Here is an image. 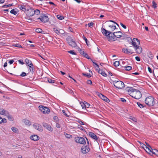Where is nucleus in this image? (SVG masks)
Here are the masks:
<instances>
[{"label":"nucleus","instance_id":"f03ea898","mask_svg":"<svg viewBox=\"0 0 158 158\" xmlns=\"http://www.w3.org/2000/svg\"><path fill=\"white\" fill-rule=\"evenodd\" d=\"M102 32L103 35L108 37L109 41H114L115 40V32L112 33L110 31L107 30L105 28H102Z\"/></svg>","mask_w":158,"mask_h":158},{"label":"nucleus","instance_id":"412c9836","mask_svg":"<svg viewBox=\"0 0 158 158\" xmlns=\"http://www.w3.org/2000/svg\"><path fill=\"white\" fill-rule=\"evenodd\" d=\"M115 37L118 38L121 37L122 36V34L121 31H118L115 32Z\"/></svg>","mask_w":158,"mask_h":158},{"label":"nucleus","instance_id":"f704fd0d","mask_svg":"<svg viewBox=\"0 0 158 158\" xmlns=\"http://www.w3.org/2000/svg\"><path fill=\"white\" fill-rule=\"evenodd\" d=\"M80 104L81 106L82 107L83 109H85V102H80Z\"/></svg>","mask_w":158,"mask_h":158},{"label":"nucleus","instance_id":"f3484780","mask_svg":"<svg viewBox=\"0 0 158 158\" xmlns=\"http://www.w3.org/2000/svg\"><path fill=\"white\" fill-rule=\"evenodd\" d=\"M134 48L137 53L140 54L142 52V48L141 47L139 46V45L135 47Z\"/></svg>","mask_w":158,"mask_h":158},{"label":"nucleus","instance_id":"774afa93","mask_svg":"<svg viewBox=\"0 0 158 158\" xmlns=\"http://www.w3.org/2000/svg\"><path fill=\"white\" fill-rule=\"evenodd\" d=\"M127 40L130 42H132V41L133 40H132L131 38L129 37L127 38Z\"/></svg>","mask_w":158,"mask_h":158},{"label":"nucleus","instance_id":"ddd939ff","mask_svg":"<svg viewBox=\"0 0 158 158\" xmlns=\"http://www.w3.org/2000/svg\"><path fill=\"white\" fill-rule=\"evenodd\" d=\"M26 15L29 16H33L35 14L34 10L33 9L30 8L27 9L26 12Z\"/></svg>","mask_w":158,"mask_h":158},{"label":"nucleus","instance_id":"69168bd1","mask_svg":"<svg viewBox=\"0 0 158 158\" xmlns=\"http://www.w3.org/2000/svg\"><path fill=\"white\" fill-rule=\"evenodd\" d=\"M12 6V5H11V4H8V5H4V6H3V7H4V8L7 7H8L10 6Z\"/></svg>","mask_w":158,"mask_h":158},{"label":"nucleus","instance_id":"a211bd4d","mask_svg":"<svg viewBox=\"0 0 158 158\" xmlns=\"http://www.w3.org/2000/svg\"><path fill=\"white\" fill-rule=\"evenodd\" d=\"M0 114L6 116L8 114V112L3 108H0Z\"/></svg>","mask_w":158,"mask_h":158},{"label":"nucleus","instance_id":"dca6fc26","mask_svg":"<svg viewBox=\"0 0 158 158\" xmlns=\"http://www.w3.org/2000/svg\"><path fill=\"white\" fill-rule=\"evenodd\" d=\"M43 126L44 127H45L48 131H53V128L50 126L49 125H48L47 123H44L43 124Z\"/></svg>","mask_w":158,"mask_h":158},{"label":"nucleus","instance_id":"5701e85b","mask_svg":"<svg viewBox=\"0 0 158 158\" xmlns=\"http://www.w3.org/2000/svg\"><path fill=\"white\" fill-rule=\"evenodd\" d=\"M25 62L28 66L29 65H32V64H33L31 61L28 58H26L25 59Z\"/></svg>","mask_w":158,"mask_h":158},{"label":"nucleus","instance_id":"37998d69","mask_svg":"<svg viewBox=\"0 0 158 158\" xmlns=\"http://www.w3.org/2000/svg\"><path fill=\"white\" fill-rule=\"evenodd\" d=\"M82 74L84 76H85V77H86L88 78H89L91 76L90 75V74H89V73H82Z\"/></svg>","mask_w":158,"mask_h":158},{"label":"nucleus","instance_id":"f257e3e1","mask_svg":"<svg viewBox=\"0 0 158 158\" xmlns=\"http://www.w3.org/2000/svg\"><path fill=\"white\" fill-rule=\"evenodd\" d=\"M126 90L132 97L136 99H140L142 97L141 92L138 89H135L132 87H128L126 88Z\"/></svg>","mask_w":158,"mask_h":158},{"label":"nucleus","instance_id":"9d476101","mask_svg":"<svg viewBox=\"0 0 158 158\" xmlns=\"http://www.w3.org/2000/svg\"><path fill=\"white\" fill-rule=\"evenodd\" d=\"M131 43L132 45L135 48L139 45L140 41L137 39L133 38Z\"/></svg>","mask_w":158,"mask_h":158},{"label":"nucleus","instance_id":"cd10ccee","mask_svg":"<svg viewBox=\"0 0 158 158\" xmlns=\"http://www.w3.org/2000/svg\"><path fill=\"white\" fill-rule=\"evenodd\" d=\"M137 104L138 105V106L141 108H143V107H145V105L142 104L139 102H137Z\"/></svg>","mask_w":158,"mask_h":158},{"label":"nucleus","instance_id":"49530a36","mask_svg":"<svg viewBox=\"0 0 158 158\" xmlns=\"http://www.w3.org/2000/svg\"><path fill=\"white\" fill-rule=\"evenodd\" d=\"M57 17L58 19L60 20H62L64 19V17L63 16L60 15H57Z\"/></svg>","mask_w":158,"mask_h":158},{"label":"nucleus","instance_id":"1a4fd4ad","mask_svg":"<svg viewBox=\"0 0 158 158\" xmlns=\"http://www.w3.org/2000/svg\"><path fill=\"white\" fill-rule=\"evenodd\" d=\"M33 126L34 128L40 132H42L43 131L42 126L38 123H34L33 125Z\"/></svg>","mask_w":158,"mask_h":158},{"label":"nucleus","instance_id":"c9c22d12","mask_svg":"<svg viewBox=\"0 0 158 158\" xmlns=\"http://www.w3.org/2000/svg\"><path fill=\"white\" fill-rule=\"evenodd\" d=\"M124 68L126 70L129 71V70H131V69L132 67L131 66H127L124 67Z\"/></svg>","mask_w":158,"mask_h":158},{"label":"nucleus","instance_id":"2f4dec72","mask_svg":"<svg viewBox=\"0 0 158 158\" xmlns=\"http://www.w3.org/2000/svg\"><path fill=\"white\" fill-rule=\"evenodd\" d=\"M7 117L9 119V120L10 121H13V118L11 116V115L10 114H9L8 113V114H7Z\"/></svg>","mask_w":158,"mask_h":158},{"label":"nucleus","instance_id":"72a5a7b5","mask_svg":"<svg viewBox=\"0 0 158 158\" xmlns=\"http://www.w3.org/2000/svg\"><path fill=\"white\" fill-rule=\"evenodd\" d=\"M66 40L68 42V43L69 44V42H71L73 40L72 39V38L68 36Z\"/></svg>","mask_w":158,"mask_h":158},{"label":"nucleus","instance_id":"2eb2a0df","mask_svg":"<svg viewBox=\"0 0 158 158\" xmlns=\"http://www.w3.org/2000/svg\"><path fill=\"white\" fill-rule=\"evenodd\" d=\"M98 96L103 100L107 102H109V99L103 95L102 94L100 93L98 94Z\"/></svg>","mask_w":158,"mask_h":158},{"label":"nucleus","instance_id":"864d4df0","mask_svg":"<svg viewBox=\"0 0 158 158\" xmlns=\"http://www.w3.org/2000/svg\"><path fill=\"white\" fill-rule=\"evenodd\" d=\"M13 46L15 47H17L18 48H22L21 45L20 44H14Z\"/></svg>","mask_w":158,"mask_h":158},{"label":"nucleus","instance_id":"0eeeda50","mask_svg":"<svg viewBox=\"0 0 158 158\" xmlns=\"http://www.w3.org/2000/svg\"><path fill=\"white\" fill-rule=\"evenodd\" d=\"M75 141L77 143L84 144L86 143L85 139L82 137L77 136L75 138Z\"/></svg>","mask_w":158,"mask_h":158},{"label":"nucleus","instance_id":"09e8293b","mask_svg":"<svg viewBox=\"0 0 158 158\" xmlns=\"http://www.w3.org/2000/svg\"><path fill=\"white\" fill-rule=\"evenodd\" d=\"M86 58H87L88 59H90V57L88 55V54L86 53H85L84 55L83 56Z\"/></svg>","mask_w":158,"mask_h":158},{"label":"nucleus","instance_id":"6e6d98bb","mask_svg":"<svg viewBox=\"0 0 158 158\" xmlns=\"http://www.w3.org/2000/svg\"><path fill=\"white\" fill-rule=\"evenodd\" d=\"M85 109L86 108H88L89 107L90 105L89 103L87 102H85Z\"/></svg>","mask_w":158,"mask_h":158},{"label":"nucleus","instance_id":"0e129e2a","mask_svg":"<svg viewBox=\"0 0 158 158\" xmlns=\"http://www.w3.org/2000/svg\"><path fill=\"white\" fill-rule=\"evenodd\" d=\"M121 25L124 29H126L127 28L126 26L124 25L123 23H120Z\"/></svg>","mask_w":158,"mask_h":158},{"label":"nucleus","instance_id":"6ab92c4d","mask_svg":"<svg viewBox=\"0 0 158 158\" xmlns=\"http://www.w3.org/2000/svg\"><path fill=\"white\" fill-rule=\"evenodd\" d=\"M144 150L148 153H149L150 155H152L151 154V152L152 153L153 149L150 146L147 147H145V149Z\"/></svg>","mask_w":158,"mask_h":158},{"label":"nucleus","instance_id":"9b49d317","mask_svg":"<svg viewBox=\"0 0 158 158\" xmlns=\"http://www.w3.org/2000/svg\"><path fill=\"white\" fill-rule=\"evenodd\" d=\"M47 81L50 83L53 84V85L55 86H57L59 85V82L56 80H52L50 78H47Z\"/></svg>","mask_w":158,"mask_h":158},{"label":"nucleus","instance_id":"4468645a","mask_svg":"<svg viewBox=\"0 0 158 158\" xmlns=\"http://www.w3.org/2000/svg\"><path fill=\"white\" fill-rule=\"evenodd\" d=\"M122 51L123 52L127 54H132L134 53L133 50L131 48H123L122 49Z\"/></svg>","mask_w":158,"mask_h":158},{"label":"nucleus","instance_id":"6e6552de","mask_svg":"<svg viewBox=\"0 0 158 158\" xmlns=\"http://www.w3.org/2000/svg\"><path fill=\"white\" fill-rule=\"evenodd\" d=\"M90 149L89 146L86 145L82 146L81 150L82 153L84 154H86L89 152Z\"/></svg>","mask_w":158,"mask_h":158},{"label":"nucleus","instance_id":"338daca9","mask_svg":"<svg viewBox=\"0 0 158 158\" xmlns=\"http://www.w3.org/2000/svg\"><path fill=\"white\" fill-rule=\"evenodd\" d=\"M14 62V60H9L8 63H10V64H12Z\"/></svg>","mask_w":158,"mask_h":158},{"label":"nucleus","instance_id":"4be33fe9","mask_svg":"<svg viewBox=\"0 0 158 158\" xmlns=\"http://www.w3.org/2000/svg\"><path fill=\"white\" fill-rule=\"evenodd\" d=\"M69 45L72 47L75 48L77 47V44L76 42L73 40L71 42H69Z\"/></svg>","mask_w":158,"mask_h":158},{"label":"nucleus","instance_id":"3c124183","mask_svg":"<svg viewBox=\"0 0 158 158\" xmlns=\"http://www.w3.org/2000/svg\"><path fill=\"white\" fill-rule=\"evenodd\" d=\"M94 23L93 22H91L90 23H88V25L89 27H93L94 26Z\"/></svg>","mask_w":158,"mask_h":158},{"label":"nucleus","instance_id":"20e7f679","mask_svg":"<svg viewBox=\"0 0 158 158\" xmlns=\"http://www.w3.org/2000/svg\"><path fill=\"white\" fill-rule=\"evenodd\" d=\"M37 20H40L42 22L45 23L48 22L49 19L48 16L45 14H42L39 18L37 19Z\"/></svg>","mask_w":158,"mask_h":158},{"label":"nucleus","instance_id":"ea45409f","mask_svg":"<svg viewBox=\"0 0 158 158\" xmlns=\"http://www.w3.org/2000/svg\"><path fill=\"white\" fill-rule=\"evenodd\" d=\"M130 119L132 120L133 121L135 122H136L137 121V119L134 117L130 116L129 118Z\"/></svg>","mask_w":158,"mask_h":158},{"label":"nucleus","instance_id":"473e14b6","mask_svg":"<svg viewBox=\"0 0 158 158\" xmlns=\"http://www.w3.org/2000/svg\"><path fill=\"white\" fill-rule=\"evenodd\" d=\"M148 56L150 59H152L153 57V54L151 52H149L148 53Z\"/></svg>","mask_w":158,"mask_h":158},{"label":"nucleus","instance_id":"e2e57ef3","mask_svg":"<svg viewBox=\"0 0 158 158\" xmlns=\"http://www.w3.org/2000/svg\"><path fill=\"white\" fill-rule=\"evenodd\" d=\"M19 63L22 64H24V62H23V60H18Z\"/></svg>","mask_w":158,"mask_h":158},{"label":"nucleus","instance_id":"4c0bfd02","mask_svg":"<svg viewBox=\"0 0 158 158\" xmlns=\"http://www.w3.org/2000/svg\"><path fill=\"white\" fill-rule=\"evenodd\" d=\"M10 13L14 15H16L17 14V12L14 9H12L10 10Z\"/></svg>","mask_w":158,"mask_h":158},{"label":"nucleus","instance_id":"f8f14e48","mask_svg":"<svg viewBox=\"0 0 158 158\" xmlns=\"http://www.w3.org/2000/svg\"><path fill=\"white\" fill-rule=\"evenodd\" d=\"M89 135L90 137H91L92 139H94L97 142L100 141V139L94 133L92 132H89Z\"/></svg>","mask_w":158,"mask_h":158},{"label":"nucleus","instance_id":"bf43d9fd","mask_svg":"<svg viewBox=\"0 0 158 158\" xmlns=\"http://www.w3.org/2000/svg\"><path fill=\"white\" fill-rule=\"evenodd\" d=\"M101 74L104 77H106L107 76L106 74V73L105 72H104L103 71L102 72V73H101Z\"/></svg>","mask_w":158,"mask_h":158},{"label":"nucleus","instance_id":"c85d7f7f","mask_svg":"<svg viewBox=\"0 0 158 158\" xmlns=\"http://www.w3.org/2000/svg\"><path fill=\"white\" fill-rule=\"evenodd\" d=\"M12 130L15 133H19V130L17 128L15 127H13L11 128Z\"/></svg>","mask_w":158,"mask_h":158},{"label":"nucleus","instance_id":"aec40b11","mask_svg":"<svg viewBox=\"0 0 158 158\" xmlns=\"http://www.w3.org/2000/svg\"><path fill=\"white\" fill-rule=\"evenodd\" d=\"M30 139L34 141H37L39 139V136L37 135H31L30 137Z\"/></svg>","mask_w":158,"mask_h":158},{"label":"nucleus","instance_id":"c756f323","mask_svg":"<svg viewBox=\"0 0 158 158\" xmlns=\"http://www.w3.org/2000/svg\"><path fill=\"white\" fill-rule=\"evenodd\" d=\"M53 31L58 35H59L61 33V32L60 31V30H59L56 28H54Z\"/></svg>","mask_w":158,"mask_h":158},{"label":"nucleus","instance_id":"680f3d73","mask_svg":"<svg viewBox=\"0 0 158 158\" xmlns=\"http://www.w3.org/2000/svg\"><path fill=\"white\" fill-rule=\"evenodd\" d=\"M32 21V19L31 18L30 19H27L26 21L27 22H28V23H31Z\"/></svg>","mask_w":158,"mask_h":158},{"label":"nucleus","instance_id":"a878e982","mask_svg":"<svg viewBox=\"0 0 158 158\" xmlns=\"http://www.w3.org/2000/svg\"><path fill=\"white\" fill-rule=\"evenodd\" d=\"M153 154H155L158 156V150L156 149H153L152 152V154H151L152 155Z\"/></svg>","mask_w":158,"mask_h":158},{"label":"nucleus","instance_id":"39448f33","mask_svg":"<svg viewBox=\"0 0 158 158\" xmlns=\"http://www.w3.org/2000/svg\"><path fill=\"white\" fill-rule=\"evenodd\" d=\"M113 83L114 86L119 89H122L124 87V83L120 81H113Z\"/></svg>","mask_w":158,"mask_h":158},{"label":"nucleus","instance_id":"052dcab7","mask_svg":"<svg viewBox=\"0 0 158 158\" xmlns=\"http://www.w3.org/2000/svg\"><path fill=\"white\" fill-rule=\"evenodd\" d=\"M135 59L138 61H140V58L139 56H136L135 57Z\"/></svg>","mask_w":158,"mask_h":158},{"label":"nucleus","instance_id":"a19ab883","mask_svg":"<svg viewBox=\"0 0 158 158\" xmlns=\"http://www.w3.org/2000/svg\"><path fill=\"white\" fill-rule=\"evenodd\" d=\"M91 61H92V62L95 65V66H94L95 67H98V68L99 69V65L96 63H95L94 61L93 60H92L91 59H90Z\"/></svg>","mask_w":158,"mask_h":158},{"label":"nucleus","instance_id":"423d86ee","mask_svg":"<svg viewBox=\"0 0 158 158\" xmlns=\"http://www.w3.org/2000/svg\"><path fill=\"white\" fill-rule=\"evenodd\" d=\"M39 108L40 110L44 114H48L50 112V110L49 108L43 106H39Z\"/></svg>","mask_w":158,"mask_h":158},{"label":"nucleus","instance_id":"c03bdc74","mask_svg":"<svg viewBox=\"0 0 158 158\" xmlns=\"http://www.w3.org/2000/svg\"><path fill=\"white\" fill-rule=\"evenodd\" d=\"M114 65L115 66H118L119 65V61H115L114 63Z\"/></svg>","mask_w":158,"mask_h":158},{"label":"nucleus","instance_id":"393cba45","mask_svg":"<svg viewBox=\"0 0 158 158\" xmlns=\"http://www.w3.org/2000/svg\"><path fill=\"white\" fill-rule=\"evenodd\" d=\"M24 122L26 125L28 126H30L31 124V122L30 121L26 119H24Z\"/></svg>","mask_w":158,"mask_h":158},{"label":"nucleus","instance_id":"7c9ffc66","mask_svg":"<svg viewBox=\"0 0 158 158\" xmlns=\"http://www.w3.org/2000/svg\"><path fill=\"white\" fill-rule=\"evenodd\" d=\"M20 9L23 11H25L26 10V6L24 5H21L20 7Z\"/></svg>","mask_w":158,"mask_h":158},{"label":"nucleus","instance_id":"e433bc0d","mask_svg":"<svg viewBox=\"0 0 158 158\" xmlns=\"http://www.w3.org/2000/svg\"><path fill=\"white\" fill-rule=\"evenodd\" d=\"M152 6L154 8H156L157 7V4L153 0L152 2Z\"/></svg>","mask_w":158,"mask_h":158},{"label":"nucleus","instance_id":"5fc2aeb1","mask_svg":"<svg viewBox=\"0 0 158 158\" xmlns=\"http://www.w3.org/2000/svg\"><path fill=\"white\" fill-rule=\"evenodd\" d=\"M96 69L97 70H98V73H99L100 74H101V73H102V72L103 71L102 70H100L99 68V69H98V67H97Z\"/></svg>","mask_w":158,"mask_h":158},{"label":"nucleus","instance_id":"7ed1b4c3","mask_svg":"<svg viewBox=\"0 0 158 158\" xmlns=\"http://www.w3.org/2000/svg\"><path fill=\"white\" fill-rule=\"evenodd\" d=\"M145 102L148 106L152 107L154 105L156 102L154 100V98L153 97L149 96L145 98Z\"/></svg>","mask_w":158,"mask_h":158},{"label":"nucleus","instance_id":"a18cd8bd","mask_svg":"<svg viewBox=\"0 0 158 158\" xmlns=\"http://www.w3.org/2000/svg\"><path fill=\"white\" fill-rule=\"evenodd\" d=\"M83 39L86 42V44H87V45L88 46H89V42L88 40L87 39H86V38L84 36L83 37Z\"/></svg>","mask_w":158,"mask_h":158},{"label":"nucleus","instance_id":"8fccbe9b","mask_svg":"<svg viewBox=\"0 0 158 158\" xmlns=\"http://www.w3.org/2000/svg\"><path fill=\"white\" fill-rule=\"evenodd\" d=\"M65 135V137L67 138H72V135L67 133H66Z\"/></svg>","mask_w":158,"mask_h":158},{"label":"nucleus","instance_id":"de8ad7c7","mask_svg":"<svg viewBox=\"0 0 158 158\" xmlns=\"http://www.w3.org/2000/svg\"><path fill=\"white\" fill-rule=\"evenodd\" d=\"M68 53H69L72 55H76V53L75 52L74 50H70L68 51Z\"/></svg>","mask_w":158,"mask_h":158},{"label":"nucleus","instance_id":"4d7b16f0","mask_svg":"<svg viewBox=\"0 0 158 158\" xmlns=\"http://www.w3.org/2000/svg\"><path fill=\"white\" fill-rule=\"evenodd\" d=\"M27 75V74L24 72H23L20 74V76L21 77H23Z\"/></svg>","mask_w":158,"mask_h":158},{"label":"nucleus","instance_id":"b1692460","mask_svg":"<svg viewBox=\"0 0 158 158\" xmlns=\"http://www.w3.org/2000/svg\"><path fill=\"white\" fill-rule=\"evenodd\" d=\"M28 66L29 67V71H30L32 74H33L34 71H35V69L33 65V64H32V65H29Z\"/></svg>","mask_w":158,"mask_h":158},{"label":"nucleus","instance_id":"bb28decb","mask_svg":"<svg viewBox=\"0 0 158 158\" xmlns=\"http://www.w3.org/2000/svg\"><path fill=\"white\" fill-rule=\"evenodd\" d=\"M109 27H110L112 31H114L116 28V27L114 24H113L112 25H109Z\"/></svg>","mask_w":158,"mask_h":158},{"label":"nucleus","instance_id":"79ce46f5","mask_svg":"<svg viewBox=\"0 0 158 158\" xmlns=\"http://www.w3.org/2000/svg\"><path fill=\"white\" fill-rule=\"evenodd\" d=\"M34 12H35V14L36 15H38L40 14V11L38 9H36L35 10H34Z\"/></svg>","mask_w":158,"mask_h":158},{"label":"nucleus","instance_id":"58836bf2","mask_svg":"<svg viewBox=\"0 0 158 158\" xmlns=\"http://www.w3.org/2000/svg\"><path fill=\"white\" fill-rule=\"evenodd\" d=\"M35 31L37 33H42V32H43V31L41 29L38 28L36 29ZM43 32H44V31H43Z\"/></svg>","mask_w":158,"mask_h":158},{"label":"nucleus","instance_id":"13d9d810","mask_svg":"<svg viewBox=\"0 0 158 158\" xmlns=\"http://www.w3.org/2000/svg\"><path fill=\"white\" fill-rule=\"evenodd\" d=\"M87 83L88 84L91 85L92 83V81L90 80H88L87 81Z\"/></svg>","mask_w":158,"mask_h":158},{"label":"nucleus","instance_id":"603ef678","mask_svg":"<svg viewBox=\"0 0 158 158\" xmlns=\"http://www.w3.org/2000/svg\"><path fill=\"white\" fill-rule=\"evenodd\" d=\"M79 51L81 54L82 56H83L85 53L84 51L81 49H80Z\"/></svg>","mask_w":158,"mask_h":158}]
</instances>
